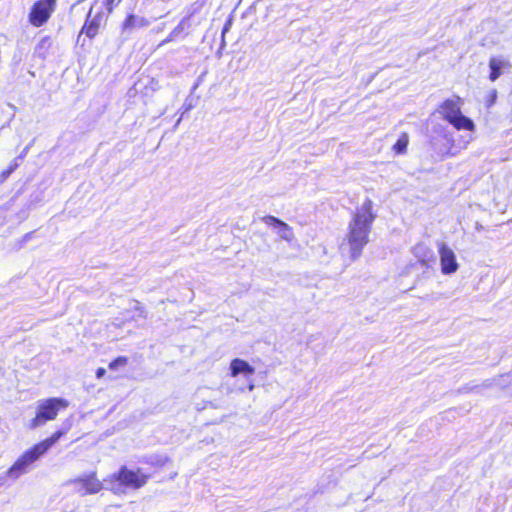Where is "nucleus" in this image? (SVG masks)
<instances>
[{
	"instance_id": "obj_1",
	"label": "nucleus",
	"mask_w": 512,
	"mask_h": 512,
	"mask_svg": "<svg viewBox=\"0 0 512 512\" xmlns=\"http://www.w3.org/2000/svg\"><path fill=\"white\" fill-rule=\"evenodd\" d=\"M373 202L366 199L360 208L354 213L348 226V233L341 250L344 253L346 246L352 260L357 259L365 245L369 241V234L376 215L372 212Z\"/></svg>"
},
{
	"instance_id": "obj_2",
	"label": "nucleus",
	"mask_w": 512,
	"mask_h": 512,
	"mask_svg": "<svg viewBox=\"0 0 512 512\" xmlns=\"http://www.w3.org/2000/svg\"><path fill=\"white\" fill-rule=\"evenodd\" d=\"M148 476L138 470L128 469L122 466L120 470L104 479L106 489L114 494H121L124 488L139 489L147 482Z\"/></svg>"
},
{
	"instance_id": "obj_3",
	"label": "nucleus",
	"mask_w": 512,
	"mask_h": 512,
	"mask_svg": "<svg viewBox=\"0 0 512 512\" xmlns=\"http://www.w3.org/2000/svg\"><path fill=\"white\" fill-rule=\"evenodd\" d=\"M68 401L63 398L41 399L37 402L35 417L30 421L29 428L35 429L46 422L56 419L61 409L67 408Z\"/></svg>"
},
{
	"instance_id": "obj_4",
	"label": "nucleus",
	"mask_w": 512,
	"mask_h": 512,
	"mask_svg": "<svg viewBox=\"0 0 512 512\" xmlns=\"http://www.w3.org/2000/svg\"><path fill=\"white\" fill-rule=\"evenodd\" d=\"M462 99L458 96L445 100L440 106L443 118L452 124L457 130L473 131V121L461 113Z\"/></svg>"
},
{
	"instance_id": "obj_5",
	"label": "nucleus",
	"mask_w": 512,
	"mask_h": 512,
	"mask_svg": "<svg viewBox=\"0 0 512 512\" xmlns=\"http://www.w3.org/2000/svg\"><path fill=\"white\" fill-rule=\"evenodd\" d=\"M43 454L39 452V450L35 447H31L26 450L16 461L15 463L7 470L6 475L16 480L21 475L25 474L29 467L36 462Z\"/></svg>"
},
{
	"instance_id": "obj_6",
	"label": "nucleus",
	"mask_w": 512,
	"mask_h": 512,
	"mask_svg": "<svg viewBox=\"0 0 512 512\" xmlns=\"http://www.w3.org/2000/svg\"><path fill=\"white\" fill-rule=\"evenodd\" d=\"M56 7V0H38L36 1L29 13V22L34 27H41L44 25Z\"/></svg>"
},
{
	"instance_id": "obj_7",
	"label": "nucleus",
	"mask_w": 512,
	"mask_h": 512,
	"mask_svg": "<svg viewBox=\"0 0 512 512\" xmlns=\"http://www.w3.org/2000/svg\"><path fill=\"white\" fill-rule=\"evenodd\" d=\"M69 484L73 485L74 491L81 496H85L88 494H96L100 492L103 488H106L104 481H100L96 477L95 472L71 480Z\"/></svg>"
},
{
	"instance_id": "obj_8",
	"label": "nucleus",
	"mask_w": 512,
	"mask_h": 512,
	"mask_svg": "<svg viewBox=\"0 0 512 512\" xmlns=\"http://www.w3.org/2000/svg\"><path fill=\"white\" fill-rule=\"evenodd\" d=\"M438 253L441 272L444 275L454 274L459 268L454 251L447 244L441 242L438 244Z\"/></svg>"
},
{
	"instance_id": "obj_9",
	"label": "nucleus",
	"mask_w": 512,
	"mask_h": 512,
	"mask_svg": "<svg viewBox=\"0 0 512 512\" xmlns=\"http://www.w3.org/2000/svg\"><path fill=\"white\" fill-rule=\"evenodd\" d=\"M106 18L107 15L103 11L93 13L92 6L81 29V34H85L89 39H93L98 34L101 25L105 23Z\"/></svg>"
},
{
	"instance_id": "obj_10",
	"label": "nucleus",
	"mask_w": 512,
	"mask_h": 512,
	"mask_svg": "<svg viewBox=\"0 0 512 512\" xmlns=\"http://www.w3.org/2000/svg\"><path fill=\"white\" fill-rule=\"evenodd\" d=\"M150 21L140 15L129 14L121 24L120 35L122 39L127 40L138 29L148 27Z\"/></svg>"
},
{
	"instance_id": "obj_11",
	"label": "nucleus",
	"mask_w": 512,
	"mask_h": 512,
	"mask_svg": "<svg viewBox=\"0 0 512 512\" xmlns=\"http://www.w3.org/2000/svg\"><path fill=\"white\" fill-rule=\"evenodd\" d=\"M512 65L510 61L504 56H493L489 59L490 74L489 79L494 82L502 74L508 72Z\"/></svg>"
},
{
	"instance_id": "obj_12",
	"label": "nucleus",
	"mask_w": 512,
	"mask_h": 512,
	"mask_svg": "<svg viewBox=\"0 0 512 512\" xmlns=\"http://www.w3.org/2000/svg\"><path fill=\"white\" fill-rule=\"evenodd\" d=\"M263 222L267 224L268 226H272L276 229L278 235L286 240L291 241L293 238V233L291 227L284 223L283 221L279 220L278 218L274 216H265L263 218Z\"/></svg>"
},
{
	"instance_id": "obj_13",
	"label": "nucleus",
	"mask_w": 512,
	"mask_h": 512,
	"mask_svg": "<svg viewBox=\"0 0 512 512\" xmlns=\"http://www.w3.org/2000/svg\"><path fill=\"white\" fill-rule=\"evenodd\" d=\"M230 372L232 377L243 374L248 379L255 373V369L247 361L236 358L230 363Z\"/></svg>"
},
{
	"instance_id": "obj_14",
	"label": "nucleus",
	"mask_w": 512,
	"mask_h": 512,
	"mask_svg": "<svg viewBox=\"0 0 512 512\" xmlns=\"http://www.w3.org/2000/svg\"><path fill=\"white\" fill-rule=\"evenodd\" d=\"M63 434L64 432L57 431L49 438L35 444V447L44 455L62 437Z\"/></svg>"
},
{
	"instance_id": "obj_15",
	"label": "nucleus",
	"mask_w": 512,
	"mask_h": 512,
	"mask_svg": "<svg viewBox=\"0 0 512 512\" xmlns=\"http://www.w3.org/2000/svg\"><path fill=\"white\" fill-rule=\"evenodd\" d=\"M408 145V136L403 134L393 146V149L396 153L402 154L406 151Z\"/></svg>"
},
{
	"instance_id": "obj_16",
	"label": "nucleus",
	"mask_w": 512,
	"mask_h": 512,
	"mask_svg": "<svg viewBox=\"0 0 512 512\" xmlns=\"http://www.w3.org/2000/svg\"><path fill=\"white\" fill-rule=\"evenodd\" d=\"M128 363V359L126 357H118L109 364V369L117 370L121 367H125Z\"/></svg>"
},
{
	"instance_id": "obj_17",
	"label": "nucleus",
	"mask_w": 512,
	"mask_h": 512,
	"mask_svg": "<svg viewBox=\"0 0 512 512\" xmlns=\"http://www.w3.org/2000/svg\"><path fill=\"white\" fill-rule=\"evenodd\" d=\"M185 30L186 19H183L170 33L172 34V37H175L177 39L182 33H184Z\"/></svg>"
},
{
	"instance_id": "obj_18",
	"label": "nucleus",
	"mask_w": 512,
	"mask_h": 512,
	"mask_svg": "<svg viewBox=\"0 0 512 512\" xmlns=\"http://www.w3.org/2000/svg\"><path fill=\"white\" fill-rule=\"evenodd\" d=\"M114 1L115 0H103V4L106 7L107 14L112 13L114 9Z\"/></svg>"
},
{
	"instance_id": "obj_19",
	"label": "nucleus",
	"mask_w": 512,
	"mask_h": 512,
	"mask_svg": "<svg viewBox=\"0 0 512 512\" xmlns=\"http://www.w3.org/2000/svg\"><path fill=\"white\" fill-rule=\"evenodd\" d=\"M133 308L139 312V315L141 317H145L144 308L141 306V304L137 301L133 303Z\"/></svg>"
},
{
	"instance_id": "obj_20",
	"label": "nucleus",
	"mask_w": 512,
	"mask_h": 512,
	"mask_svg": "<svg viewBox=\"0 0 512 512\" xmlns=\"http://www.w3.org/2000/svg\"><path fill=\"white\" fill-rule=\"evenodd\" d=\"M175 39H176V38H175V37H172V34L170 33V34L167 36V38H165V39H164V40L159 44V46H163V45H165V44H167V43H170V42L174 41Z\"/></svg>"
},
{
	"instance_id": "obj_21",
	"label": "nucleus",
	"mask_w": 512,
	"mask_h": 512,
	"mask_svg": "<svg viewBox=\"0 0 512 512\" xmlns=\"http://www.w3.org/2000/svg\"><path fill=\"white\" fill-rule=\"evenodd\" d=\"M106 373V370L105 368H102V367H99L97 370H96V377L97 378H102Z\"/></svg>"
},
{
	"instance_id": "obj_22",
	"label": "nucleus",
	"mask_w": 512,
	"mask_h": 512,
	"mask_svg": "<svg viewBox=\"0 0 512 512\" xmlns=\"http://www.w3.org/2000/svg\"><path fill=\"white\" fill-rule=\"evenodd\" d=\"M230 27H231V21H228V22L224 25V27H223V29H222V37H223V38H224L225 33L229 31Z\"/></svg>"
},
{
	"instance_id": "obj_23",
	"label": "nucleus",
	"mask_w": 512,
	"mask_h": 512,
	"mask_svg": "<svg viewBox=\"0 0 512 512\" xmlns=\"http://www.w3.org/2000/svg\"><path fill=\"white\" fill-rule=\"evenodd\" d=\"M15 167L16 165L14 167H11L8 171H5L4 176H8L14 170Z\"/></svg>"
},
{
	"instance_id": "obj_24",
	"label": "nucleus",
	"mask_w": 512,
	"mask_h": 512,
	"mask_svg": "<svg viewBox=\"0 0 512 512\" xmlns=\"http://www.w3.org/2000/svg\"><path fill=\"white\" fill-rule=\"evenodd\" d=\"M254 387H255V386H254V383L251 381V382L249 383L248 390L251 392V391H253V390H254Z\"/></svg>"
},
{
	"instance_id": "obj_25",
	"label": "nucleus",
	"mask_w": 512,
	"mask_h": 512,
	"mask_svg": "<svg viewBox=\"0 0 512 512\" xmlns=\"http://www.w3.org/2000/svg\"><path fill=\"white\" fill-rule=\"evenodd\" d=\"M492 96H493V100H494L496 98V91L495 90H493Z\"/></svg>"
},
{
	"instance_id": "obj_26",
	"label": "nucleus",
	"mask_w": 512,
	"mask_h": 512,
	"mask_svg": "<svg viewBox=\"0 0 512 512\" xmlns=\"http://www.w3.org/2000/svg\"><path fill=\"white\" fill-rule=\"evenodd\" d=\"M4 483V478L0 477V486Z\"/></svg>"
},
{
	"instance_id": "obj_27",
	"label": "nucleus",
	"mask_w": 512,
	"mask_h": 512,
	"mask_svg": "<svg viewBox=\"0 0 512 512\" xmlns=\"http://www.w3.org/2000/svg\"><path fill=\"white\" fill-rule=\"evenodd\" d=\"M416 249H417V250H418V249H424V247H423V246H418V247H416Z\"/></svg>"
}]
</instances>
